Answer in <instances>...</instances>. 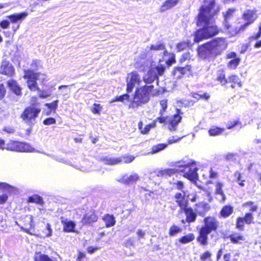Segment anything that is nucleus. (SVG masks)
Here are the masks:
<instances>
[{
  "label": "nucleus",
  "mask_w": 261,
  "mask_h": 261,
  "mask_svg": "<svg viewBox=\"0 0 261 261\" xmlns=\"http://www.w3.org/2000/svg\"><path fill=\"white\" fill-rule=\"evenodd\" d=\"M167 100L166 99L161 100L160 101V105L161 107V109L159 112V115H164L165 112L166 111L167 109L168 104Z\"/></svg>",
  "instance_id": "09e8293b"
},
{
  "label": "nucleus",
  "mask_w": 261,
  "mask_h": 261,
  "mask_svg": "<svg viewBox=\"0 0 261 261\" xmlns=\"http://www.w3.org/2000/svg\"><path fill=\"white\" fill-rule=\"evenodd\" d=\"M261 37V30L258 29V31L256 33H254L252 35L250 36L248 38V42L251 43L254 41L257 40Z\"/></svg>",
  "instance_id": "49530a36"
},
{
  "label": "nucleus",
  "mask_w": 261,
  "mask_h": 261,
  "mask_svg": "<svg viewBox=\"0 0 261 261\" xmlns=\"http://www.w3.org/2000/svg\"><path fill=\"white\" fill-rule=\"evenodd\" d=\"M167 146L168 144L165 143H159L155 145H153L151 147L150 153L151 154L157 153L165 149Z\"/></svg>",
  "instance_id": "c03bdc74"
},
{
  "label": "nucleus",
  "mask_w": 261,
  "mask_h": 261,
  "mask_svg": "<svg viewBox=\"0 0 261 261\" xmlns=\"http://www.w3.org/2000/svg\"><path fill=\"white\" fill-rule=\"evenodd\" d=\"M195 238V236L193 233H189L179 238L178 242L182 244H186L193 241Z\"/></svg>",
  "instance_id": "f704fd0d"
},
{
  "label": "nucleus",
  "mask_w": 261,
  "mask_h": 261,
  "mask_svg": "<svg viewBox=\"0 0 261 261\" xmlns=\"http://www.w3.org/2000/svg\"><path fill=\"white\" fill-rule=\"evenodd\" d=\"M191 46V42L190 40L182 41L178 42L176 45V48L178 51H182Z\"/></svg>",
  "instance_id": "a19ab883"
},
{
  "label": "nucleus",
  "mask_w": 261,
  "mask_h": 261,
  "mask_svg": "<svg viewBox=\"0 0 261 261\" xmlns=\"http://www.w3.org/2000/svg\"><path fill=\"white\" fill-rule=\"evenodd\" d=\"M19 222L22 225L20 227L21 229L28 234H32V233L30 232V229L28 228H27V227L30 226L31 228L34 227L33 216L25 215L23 217H21L19 219Z\"/></svg>",
  "instance_id": "6ab92c4d"
},
{
  "label": "nucleus",
  "mask_w": 261,
  "mask_h": 261,
  "mask_svg": "<svg viewBox=\"0 0 261 261\" xmlns=\"http://www.w3.org/2000/svg\"><path fill=\"white\" fill-rule=\"evenodd\" d=\"M227 79L228 76L226 77L224 69H221L218 70L216 80L218 82L221 86H224L227 85Z\"/></svg>",
  "instance_id": "c85d7f7f"
},
{
  "label": "nucleus",
  "mask_w": 261,
  "mask_h": 261,
  "mask_svg": "<svg viewBox=\"0 0 261 261\" xmlns=\"http://www.w3.org/2000/svg\"><path fill=\"white\" fill-rule=\"evenodd\" d=\"M243 207H248L249 212L246 213L244 216L238 217L236 220V228L240 231H244L245 224L250 225L254 223V216L252 212L257 210L258 206L255 203L252 201H248L243 203Z\"/></svg>",
  "instance_id": "0eeeda50"
},
{
  "label": "nucleus",
  "mask_w": 261,
  "mask_h": 261,
  "mask_svg": "<svg viewBox=\"0 0 261 261\" xmlns=\"http://www.w3.org/2000/svg\"><path fill=\"white\" fill-rule=\"evenodd\" d=\"M191 56L189 52L185 53L180 57L179 62L180 63H182L186 61H189L191 59Z\"/></svg>",
  "instance_id": "5fc2aeb1"
},
{
  "label": "nucleus",
  "mask_w": 261,
  "mask_h": 261,
  "mask_svg": "<svg viewBox=\"0 0 261 261\" xmlns=\"http://www.w3.org/2000/svg\"><path fill=\"white\" fill-rule=\"evenodd\" d=\"M174 184L176 188L178 190H182L184 187V183L181 181H177Z\"/></svg>",
  "instance_id": "774afa93"
},
{
  "label": "nucleus",
  "mask_w": 261,
  "mask_h": 261,
  "mask_svg": "<svg viewBox=\"0 0 261 261\" xmlns=\"http://www.w3.org/2000/svg\"><path fill=\"white\" fill-rule=\"evenodd\" d=\"M181 228L175 224H172L169 228L168 234L170 237H173L181 231Z\"/></svg>",
  "instance_id": "79ce46f5"
},
{
  "label": "nucleus",
  "mask_w": 261,
  "mask_h": 261,
  "mask_svg": "<svg viewBox=\"0 0 261 261\" xmlns=\"http://www.w3.org/2000/svg\"><path fill=\"white\" fill-rule=\"evenodd\" d=\"M151 129V128L148 124L146 125L142 129V130H141V134H142V135H146V134H148L150 131V130Z\"/></svg>",
  "instance_id": "338daca9"
},
{
  "label": "nucleus",
  "mask_w": 261,
  "mask_h": 261,
  "mask_svg": "<svg viewBox=\"0 0 261 261\" xmlns=\"http://www.w3.org/2000/svg\"><path fill=\"white\" fill-rule=\"evenodd\" d=\"M126 88L127 93H131L135 86V85H139L141 82L140 75L136 71H133L128 73L126 78Z\"/></svg>",
  "instance_id": "ddd939ff"
},
{
  "label": "nucleus",
  "mask_w": 261,
  "mask_h": 261,
  "mask_svg": "<svg viewBox=\"0 0 261 261\" xmlns=\"http://www.w3.org/2000/svg\"><path fill=\"white\" fill-rule=\"evenodd\" d=\"M27 16L25 12H21L20 13L13 14L7 16L12 23H16L19 21H22Z\"/></svg>",
  "instance_id": "473e14b6"
},
{
  "label": "nucleus",
  "mask_w": 261,
  "mask_h": 261,
  "mask_svg": "<svg viewBox=\"0 0 261 261\" xmlns=\"http://www.w3.org/2000/svg\"><path fill=\"white\" fill-rule=\"evenodd\" d=\"M242 18L245 21V22L238 26L237 29L232 31V34L238 35L245 31L249 25L253 23L257 18V10L255 9L246 10L242 14Z\"/></svg>",
  "instance_id": "9b49d317"
},
{
  "label": "nucleus",
  "mask_w": 261,
  "mask_h": 261,
  "mask_svg": "<svg viewBox=\"0 0 261 261\" xmlns=\"http://www.w3.org/2000/svg\"><path fill=\"white\" fill-rule=\"evenodd\" d=\"M86 257V255L84 252L81 251H77V254L76 258V261H82L83 259Z\"/></svg>",
  "instance_id": "680f3d73"
},
{
  "label": "nucleus",
  "mask_w": 261,
  "mask_h": 261,
  "mask_svg": "<svg viewBox=\"0 0 261 261\" xmlns=\"http://www.w3.org/2000/svg\"><path fill=\"white\" fill-rule=\"evenodd\" d=\"M204 225L198 230L197 241L201 246L208 245V235L213 231H217L219 227V222L213 216H207L203 219Z\"/></svg>",
  "instance_id": "39448f33"
},
{
  "label": "nucleus",
  "mask_w": 261,
  "mask_h": 261,
  "mask_svg": "<svg viewBox=\"0 0 261 261\" xmlns=\"http://www.w3.org/2000/svg\"><path fill=\"white\" fill-rule=\"evenodd\" d=\"M226 58L231 59L227 64V67L231 70L236 69L240 62V59L237 54L234 51L230 52L226 55Z\"/></svg>",
  "instance_id": "412c9836"
},
{
  "label": "nucleus",
  "mask_w": 261,
  "mask_h": 261,
  "mask_svg": "<svg viewBox=\"0 0 261 261\" xmlns=\"http://www.w3.org/2000/svg\"><path fill=\"white\" fill-rule=\"evenodd\" d=\"M129 93L123 94L119 96H116L114 98L112 99L110 102H114L116 101H121L123 102L124 100H128L129 99V95H128Z\"/></svg>",
  "instance_id": "a18cd8bd"
},
{
  "label": "nucleus",
  "mask_w": 261,
  "mask_h": 261,
  "mask_svg": "<svg viewBox=\"0 0 261 261\" xmlns=\"http://www.w3.org/2000/svg\"><path fill=\"white\" fill-rule=\"evenodd\" d=\"M102 220L104 221L105 227L107 228L114 226L116 224V220L113 214H105L102 217Z\"/></svg>",
  "instance_id": "2f4dec72"
},
{
  "label": "nucleus",
  "mask_w": 261,
  "mask_h": 261,
  "mask_svg": "<svg viewBox=\"0 0 261 261\" xmlns=\"http://www.w3.org/2000/svg\"><path fill=\"white\" fill-rule=\"evenodd\" d=\"M179 2V0H166L160 7V12H163L171 9L177 5Z\"/></svg>",
  "instance_id": "7c9ffc66"
},
{
  "label": "nucleus",
  "mask_w": 261,
  "mask_h": 261,
  "mask_svg": "<svg viewBox=\"0 0 261 261\" xmlns=\"http://www.w3.org/2000/svg\"><path fill=\"white\" fill-rule=\"evenodd\" d=\"M223 185L222 183L218 182L216 185V194H219L222 196L223 199H225V194L222 190Z\"/></svg>",
  "instance_id": "3c124183"
},
{
  "label": "nucleus",
  "mask_w": 261,
  "mask_h": 261,
  "mask_svg": "<svg viewBox=\"0 0 261 261\" xmlns=\"http://www.w3.org/2000/svg\"><path fill=\"white\" fill-rule=\"evenodd\" d=\"M233 207L230 204H226L222 206L219 212V218L226 219L229 217L233 213Z\"/></svg>",
  "instance_id": "cd10ccee"
},
{
  "label": "nucleus",
  "mask_w": 261,
  "mask_h": 261,
  "mask_svg": "<svg viewBox=\"0 0 261 261\" xmlns=\"http://www.w3.org/2000/svg\"><path fill=\"white\" fill-rule=\"evenodd\" d=\"M164 115H160V116L156 118V120L159 121L160 123L168 124V116H164Z\"/></svg>",
  "instance_id": "bf43d9fd"
},
{
  "label": "nucleus",
  "mask_w": 261,
  "mask_h": 261,
  "mask_svg": "<svg viewBox=\"0 0 261 261\" xmlns=\"http://www.w3.org/2000/svg\"><path fill=\"white\" fill-rule=\"evenodd\" d=\"M154 90V87L152 85H144L137 88L133 96V100L129 104V108L134 109L147 103Z\"/></svg>",
  "instance_id": "20e7f679"
},
{
  "label": "nucleus",
  "mask_w": 261,
  "mask_h": 261,
  "mask_svg": "<svg viewBox=\"0 0 261 261\" xmlns=\"http://www.w3.org/2000/svg\"><path fill=\"white\" fill-rule=\"evenodd\" d=\"M227 84L232 89L241 88L243 85V82L240 77L236 74L232 73L228 76Z\"/></svg>",
  "instance_id": "5701e85b"
},
{
  "label": "nucleus",
  "mask_w": 261,
  "mask_h": 261,
  "mask_svg": "<svg viewBox=\"0 0 261 261\" xmlns=\"http://www.w3.org/2000/svg\"><path fill=\"white\" fill-rule=\"evenodd\" d=\"M61 222L63 225V231L64 232L70 233L75 231L76 224L73 221L68 220L61 217Z\"/></svg>",
  "instance_id": "393cba45"
},
{
  "label": "nucleus",
  "mask_w": 261,
  "mask_h": 261,
  "mask_svg": "<svg viewBox=\"0 0 261 261\" xmlns=\"http://www.w3.org/2000/svg\"><path fill=\"white\" fill-rule=\"evenodd\" d=\"M182 112L179 109H176V113L168 120V128L170 131L176 130V126L181 122Z\"/></svg>",
  "instance_id": "f3484780"
},
{
  "label": "nucleus",
  "mask_w": 261,
  "mask_h": 261,
  "mask_svg": "<svg viewBox=\"0 0 261 261\" xmlns=\"http://www.w3.org/2000/svg\"><path fill=\"white\" fill-rule=\"evenodd\" d=\"M27 202L29 203H35L37 204L43 205L44 203L42 197L37 194H34L29 196L27 199Z\"/></svg>",
  "instance_id": "c9c22d12"
},
{
  "label": "nucleus",
  "mask_w": 261,
  "mask_h": 261,
  "mask_svg": "<svg viewBox=\"0 0 261 261\" xmlns=\"http://www.w3.org/2000/svg\"><path fill=\"white\" fill-rule=\"evenodd\" d=\"M225 38L217 37L199 45L197 47L199 55L206 57L211 55L216 57L220 55L227 47Z\"/></svg>",
  "instance_id": "f03ea898"
},
{
  "label": "nucleus",
  "mask_w": 261,
  "mask_h": 261,
  "mask_svg": "<svg viewBox=\"0 0 261 261\" xmlns=\"http://www.w3.org/2000/svg\"><path fill=\"white\" fill-rule=\"evenodd\" d=\"M195 211L190 206H188L183 210L186 218L185 220H182L181 223L185 222L190 224L194 222L197 219V213L199 215H203L210 210V206L206 202H200L195 204Z\"/></svg>",
  "instance_id": "6e6552de"
},
{
  "label": "nucleus",
  "mask_w": 261,
  "mask_h": 261,
  "mask_svg": "<svg viewBox=\"0 0 261 261\" xmlns=\"http://www.w3.org/2000/svg\"><path fill=\"white\" fill-rule=\"evenodd\" d=\"M220 10V7L216 5L214 0L211 1L207 5L200 7L196 17V23L197 27L201 28L194 33V42L199 43L212 38L222 32V29L213 22L214 21L213 19L218 14Z\"/></svg>",
  "instance_id": "f257e3e1"
},
{
  "label": "nucleus",
  "mask_w": 261,
  "mask_h": 261,
  "mask_svg": "<svg viewBox=\"0 0 261 261\" xmlns=\"http://www.w3.org/2000/svg\"><path fill=\"white\" fill-rule=\"evenodd\" d=\"M98 220V217L94 212L85 214L82 219L81 223L83 226H90L96 222Z\"/></svg>",
  "instance_id": "4be33fe9"
},
{
  "label": "nucleus",
  "mask_w": 261,
  "mask_h": 261,
  "mask_svg": "<svg viewBox=\"0 0 261 261\" xmlns=\"http://www.w3.org/2000/svg\"><path fill=\"white\" fill-rule=\"evenodd\" d=\"M3 130L8 134H12L15 133V129L12 127L7 126L3 128Z\"/></svg>",
  "instance_id": "69168bd1"
},
{
  "label": "nucleus",
  "mask_w": 261,
  "mask_h": 261,
  "mask_svg": "<svg viewBox=\"0 0 261 261\" xmlns=\"http://www.w3.org/2000/svg\"><path fill=\"white\" fill-rule=\"evenodd\" d=\"M165 70V67L163 65L151 67L147 71V73L143 76V81L145 85L150 84L156 81L157 83L159 81V76H162Z\"/></svg>",
  "instance_id": "f8f14e48"
},
{
  "label": "nucleus",
  "mask_w": 261,
  "mask_h": 261,
  "mask_svg": "<svg viewBox=\"0 0 261 261\" xmlns=\"http://www.w3.org/2000/svg\"><path fill=\"white\" fill-rule=\"evenodd\" d=\"M0 190L6 191L7 194L0 195V205L5 204L8 199V196L15 193L17 189L16 187L5 182H0Z\"/></svg>",
  "instance_id": "dca6fc26"
},
{
  "label": "nucleus",
  "mask_w": 261,
  "mask_h": 261,
  "mask_svg": "<svg viewBox=\"0 0 261 261\" xmlns=\"http://www.w3.org/2000/svg\"><path fill=\"white\" fill-rule=\"evenodd\" d=\"M99 249H100L99 247L90 246H88L86 248V251H87V253H88L89 254H92V253H94L96 251L98 250Z\"/></svg>",
  "instance_id": "e2e57ef3"
},
{
  "label": "nucleus",
  "mask_w": 261,
  "mask_h": 261,
  "mask_svg": "<svg viewBox=\"0 0 261 261\" xmlns=\"http://www.w3.org/2000/svg\"><path fill=\"white\" fill-rule=\"evenodd\" d=\"M23 72V78L26 80L27 87L31 91L40 92L38 95L40 98H45L49 96L50 94L46 92L41 91L37 83V81H39L41 85L45 84L47 81L46 74L40 72H35L33 70L30 69L24 70Z\"/></svg>",
  "instance_id": "7ed1b4c3"
},
{
  "label": "nucleus",
  "mask_w": 261,
  "mask_h": 261,
  "mask_svg": "<svg viewBox=\"0 0 261 261\" xmlns=\"http://www.w3.org/2000/svg\"><path fill=\"white\" fill-rule=\"evenodd\" d=\"M35 261H57L51 259L46 254H40L39 256L38 259L36 258Z\"/></svg>",
  "instance_id": "4d7b16f0"
},
{
  "label": "nucleus",
  "mask_w": 261,
  "mask_h": 261,
  "mask_svg": "<svg viewBox=\"0 0 261 261\" xmlns=\"http://www.w3.org/2000/svg\"><path fill=\"white\" fill-rule=\"evenodd\" d=\"M241 125V122L239 118L232 121H229L226 126V128L228 129H230L236 127L237 125Z\"/></svg>",
  "instance_id": "8fccbe9b"
},
{
  "label": "nucleus",
  "mask_w": 261,
  "mask_h": 261,
  "mask_svg": "<svg viewBox=\"0 0 261 261\" xmlns=\"http://www.w3.org/2000/svg\"><path fill=\"white\" fill-rule=\"evenodd\" d=\"M175 202L179 206V210L178 213H182V210L189 206V200L188 197L186 196L185 192L181 193L180 192H177L174 195Z\"/></svg>",
  "instance_id": "a211bd4d"
},
{
  "label": "nucleus",
  "mask_w": 261,
  "mask_h": 261,
  "mask_svg": "<svg viewBox=\"0 0 261 261\" xmlns=\"http://www.w3.org/2000/svg\"><path fill=\"white\" fill-rule=\"evenodd\" d=\"M102 110V106L99 103H94L91 111L94 114H99Z\"/></svg>",
  "instance_id": "864d4df0"
},
{
  "label": "nucleus",
  "mask_w": 261,
  "mask_h": 261,
  "mask_svg": "<svg viewBox=\"0 0 261 261\" xmlns=\"http://www.w3.org/2000/svg\"><path fill=\"white\" fill-rule=\"evenodd\" d=\"M227 238L233 244H241L246 242V237L240 232H232Z\"/></svg>",
  "instance_id": "a878e982"
},
{
  "label": "nucleus",
  "mask_w": 261,
  "mask_h": 261,
  "mask_svg": "<svg viewBox=\"0 0 261 261\" xmlns=\"http://www.w3.org/2000/svg\"><path fill=\"white\" fill-rule=\"evenodd\" d=\"M7 86L12 92L17 96H21L22 95V89L17 83V82L12 79L7 81Z\"/></svg>",
  "instance_id": "b1692460"
},
{
  "label": "nucleus",
  "mask_w": 261,
  "mask_h": 261,
  "mask_svg": "<svg viewBox=\"0 0 261 261\" xmlns=\"http://www.w3.org/2000/svg\"><path fill=\"white\" fill-rule=\"evenodd\" d=\"M10 23L7 20H3L0 22V26L2 28L6 29L9 28Z\"/></svg>",
  "instance_id": "0e129e2a"
},
{
  "label": "nucleus",
  "mask_w": 261,
  "mask_h": 261,
  "mask_svg": "<svg viewBox=\"0 0 261 261\" xmlns=\"http://www.w3.org/2000/svg\"><path fill=\"white\" fill-rule=\"evenodd\" d=\"M52 229L49 223L46 224L45 228L42 232L39 233L38 236L43 238H48L51 236Z\"/></svg>",
  "instance_id": "ea45409f"
},
{
  "label": "nucleus",
  "mask_w": 261,
  "mask_h": 261,
  "mask_svg": "<svg viewBox=\"0 0 261 261\" xmlns=\"http://www.w3.org/2000/svg\"><path fill=\"white\" fill-rule=\"evenodd\" d=\"M139 179V176L137 174H131L129 176L125 174L121 176L118 181L126 185H129L135 183Z\"/></svg>",
  "instance_id": "bb28decb"
},
{
  "label": "nucleus",
  "mask_w": 261,
  "mask_h": 261,
  "mask_svg": "<svg viewBox=\"0 0 261 261\" xmlns=\"http://www.w3.org/2000/svg\"><path fill=\"white\" fill-rule=\"evenodd\" d=\"M233 176L236 182L241 187L245 186V179H243L242 174L239 171H236L233 173Z\"/></svg>",
  "instance_id": "4c0bfd02"
},
{
  "label": "nucleus",
  "mask_w": 261,
  "mask_h": 261,
  "mask_svg": "<svg viewBox=\"0 0 261 261\" xmlns=\"http://www.w3.org/2000/svg\"><path fill=\"white\" fill-rule=\"evenodd\" d=\"M177 172H178V170L176 169L167 168L158 171L156 173V176L161 178H167L171 176Z\"/></svg>",
  "instance_id": "c756f323"
},
{
  "label": "nucleus",
  "mask_w": 261,
  "mask_h": 261,
  "mask_svg": "<svg viewBox=\"0 0 261 261\" xmlns=\"http://www.w3.org/2000/svg\"><path fill=\"white\" fill-rule=\"evenodd\" d=\"M175 63L176 60L174 54H172V56L166 61V64L168 66H170Z\"/></svg>",
  "instance_id": "052dcab7"
},
{
  "label": "nucleus",
  "mask_w": 261,
  "mask_h": 261,
  "mask_svg": "<svg viewBox=\"0 0 261 261\" xmlns=\"http://www.w3.org/2000/svg\"><path fill=\"white\" fill-rule=\"evenodd\" d=\"M236 9L234 8H229L225 13H223L224 28L230 37H234L237 35V34H232V32L236 30V29H237L238 26H233L228 21L229 19L232 17Z\"/></svg>",
  "instance_id": "4468645a"
},
{
  "label": "nucleus",
  "mask_w": 261,
  "mask_h": 261,
  "mask_svg": "<svg viewBox=\"0 0 261 261\" xmlns=\"http://www.w3.org/2000/svg\"><path fill=\"white\" fill-rule=\"evenodd\" d=\"M0 74L12 78L16 74L15 67L10 61L3 60L0 65Z\"/></svg>",
  "instance_id": "2eb2a0df"
},
{
  "label": "nucleus",
  "mask_w": 261,
  "mask_h": 261,
  "mask_svg": "<svg viewBox=\"0 0 261 261\" xmlns=\"http://www.w3.org/2000/svg\"><path fill=\"white\" fill-rule=\"evenodd\" d=\"M56 123V120L53 117H48L45 118L43 121V123L45 125L55 124Z\"/></svg>",
  "instance_id": "13d9d810"
},
{
  "label": "nucleus",
  "mask_w": 261,
  "mask_h": 261,
  "mask_svg": "<svg viewBox=\"0 0 261 261\" xmlns=\"http://www.w3.org/2000/svg\"><path fill=\"white\" fill-rule=\"evenodd\" d=\"M178 167L181 168L180 171L183 173V176L191 181H195L198 178V168L194 161L186 163L181 161L178 163Z\"/></svg>",
  "instance_id": "9d476101"
},
{
  "label": "nucleus",
  "mask_w": 261,
  "mask_h": 261,
  "mask_svg": "<svg viewBox=\"0 0 261 261\" xmlns=\"http://www.w3.org/2000/svg\"><path fill=\"white\" fill-rule=\"evenodd\" d=\"M121 160L120 164H129L132 162L135 159V156L134 155H129L128 154H125L122 155L121 156L119 157Z\"/></svg>",
  "instance_id": "37998d69"
},
{
  "label": "nucleus",
  "mask_w": 261,
  "mask_h": 261,
  "mask_svg": "<svg viewBox=\"0 0 261 261\" xmlns=\"http://www.w3.org/2000/svg\"><path fill=\"white\" fill-rule=\"evenodd\" d=\"M224 128L216 126H213L208 130V134L210 136L214 137L221 135L224 131Z\"/></svg>",
  "instance_id": "e433bc0d"
},
{
  "label": "nucleus",
  "mask_w": 261,
  "mask_h": 261,
  "mask_svg": "<svg viewBox=\"0 0 261 261\" xmlns=\"http://www.w3.org/2000/svg\"><path fill=\"white\" fill-rule=\"evenodd\" d=\"M212 255V254L210 251L208 250L204 251L200 255V259L201 261L211 260Z\"/></svg>",
  "instance_id": "de8ad7c7"
},
{
  "label": "nucleus",
  "mask_w": 261,
  "mask_h": 261,
  "mask_svg": "<svg viewBox=\"0 0 261 261\" xmlns=\"http://www.w3.org/2000/svg\"><path fill=\"white\" fill-rule=\"evenodd\" d=\"M32 101L33 102L24 109L20 116L22 121L29 125L35 123L41 111L40 104L37 102L36 96L32 97Z\"/></svg>",
  "instance_id": "423d86ee"
},
{
  "label": "nucleus",
  "mask_w": 261,
  "mask_h": 261,
  "mask_svg": "<svg viewBox=\"0 0 261 261\" xmlns=\"http://www.w3.org/2000/svg\"><path fill=\"white\" fill-rule=\"evenodd\" d=\"M101 161L107 165H114L121 163V160L119 158H109L104 156L101 158Z\"/></svg>",
  "instance_id": "72a5a7b5"
},
{
  "label": "nucleus",
  "mask_w": 261,
  "mask_h": 261,
  "mask_svg": "<svg viewBox=\"0 0 261 261\" xmlns=\"http://www.w3.org/2000/svg\"><path fill=\"white\" fill-rule=\"evenodd\" d=\"M192 72L191 65H186L184 67L177 66L173 68L172 74L176 79L181 78L184 75Z\"/></svg>",
  "instance_id": "aec40b11"
},
{
  "label": "nucleus",
  "mask_w": 261,
  "mask_h": 261,
  "mask_svg": "<svg viewBox=\"0 0 261 261\" xmlns=\"http://www.w3.org/2000/svg\"><path fill=\"white\" fill-rule=\"evenodd\" d=\"M58 100H56L50 103H46L44 106L47 107L49 111L46 112V115H49L51 112L55 113L58 108Z\"/></svg>",
  "instance_id": "58836bf2"
},
{
  "label": "nucleus",
  "mask_w": 261,
  "mask_h": 261,
  "mask_svg": "<svg viewBox=\"0 0 261 261\" xmlns=\"http://www.w3.org/2000/svg\"><path fill=\"white\" fill-rule=\"evenodd\" d=\"M150 50H162L165 49V45L164 43H159L158 44H152L149 47Z\"/></svg>",
  "instance_id": "603ef678"
},
{
  "label": "nucleus",
  "mask_w": 261,
  "mask_h": 261,
  "mask_svg": "<svg viewBox=\"0 0 261 261\" xmlns=\"http://www.w3.org/2000/svg\"><path fill=\"white\" fill-rule=\"evenodd\" d=\"M7 90L4 84L3 83H0V101L4 99Z\"/></svg>",
  "instance_id": "6e6d98bb"
},
{
  "label": "nucleus",
  "mask_w": 261,
  "mask_h": 261,
  "mask_svg": "<svg viewBox=\"0 0 261 261\" xmlns=\"http://www.w3.org/2000/svg\"><path fill=\"white\" fill-rule=\"evenodd\" d=\"M0 149L19 152H33L35 149L29 143L10 140L6 144L5 141L0 138Z\"/></svg>",
  "instance_id": "1a4fd4ad"
}]
</instances>
